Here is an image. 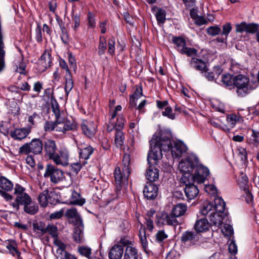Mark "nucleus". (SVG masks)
I'll return each mask as SVG.
<instances>
[{
  "label": "nucleus",
  "instance_id": "obj_54",
  "mask_svg": "<svg viewBox=\"0 0 259 259\" xmlns=\"http://www.w3.org/2000/svg\"><path fill=\"white\" fill-rule=\"evenodd\" d=\"M125 119L122 116H118L117 118V122L114 126V128L116 131L122 130L124 127Z\"/></svg>",
  "mask_w": 259,
  "mask_h": 259
},
{
  "label": "nucleus",
  "instance_id": "obj_40",
  "mask_svg": "<svg viewBox=\"0 0 259 259\" xmlns=\"http://www.w3.org/2000/svg\"><path fill=\"white\" fill-rule=\"evenodd\" d=\"M258 29L259 24L254 23H247L246 22L245 32L254 34L257 32Z\"/></svg>",
  "mask_w": 259,
  "mask_h": 259
},
{
  "label": "nucleus",
  "instance_id": "obj_6",
  "mask_svg": "<svg viewBox=\"0 0 259 259\" xmlns=\"http://www.w3.org/2000/svg\"><path fill=\"white\" fill-rule=\"evenodd\" d=\"M43 144L45 157L52 160L55 164L59 165L61 162L60 157L56 152L57 146L56 142L52 139H46L44 141Z\"/></svg>",
  "mask_w": 259,
  "mask_h": 259
},
{
  "label": "nucleus",
  "instance_id": "obj_45",
  "mask_svg": "<svg viewBox=\"0 0 259 259\" xmlns=\"http://www.w3.org/2000/svg\"><path fill=\"white\" fill-rule=\"evenodd\" d=\"M213 208V204L210 202H205L202 209L200 210L201 213L203 215H206Z\"/></svg>",
  "mask_w": 259,
  "mask_h": 259
},
{
  "label": "nucleus",
  "instance_id": "obj_55",
  "mask_svg": "<svg viewBox=\"0 0 259 259\" xmlns=\"http://www.w3.org/2000/svg\"><path fill=\"white\" fill-rule=\"evenodd\" d=\"M143 96V89L142 85H140L139 87H137L134 93L132 95H130V97L136 100H138L140 98L141 96Z\"/></svg>",
  "mask_w": 259,
  "mask_h": 259
},
{
  "label": "nucleus",
  "instance_id": "obj_46",
  "mask_svg": "<svg viewBox=\"0 0 259 259\" xmlns=\"http://www.w3.org/2000/svg\"><path fill=\"white\" fill-rule=\"evenodd\" d=\"M71 19L72 21L74 23L73 29L76 31L80 26V20L79 15L75 14L73 10L71 11Z\"/></svg>",
  "mask_w": 259,
  "mask_h": 259
},
{
  "label": "nucleus",
  "instance_id": "obj_44",
  "mask_svg": "<svg viewBox=\"0 0 259 259\" xmlns=\"http://www.w3.org/2000/svg\"><path fill=\"white\" fill-rule=\"evenodd\" d=\"M107 49V42L104 37H100V43L98 47V54L99 55L104 54Z\"/></svg>",
  "mask_w": 259,
  "mask_h": 259
},
{
  "label": "nucleus",
  "instance_id": "obj_30",
  "mask_svg": "<svg viewBox=\"0 0 259 259\" xmlns=\"http://www.w3.org/2000/svg\"><path fill=\"white\" fill-rule=\"evenodd\" d=\"M8 243L6 246V248L9 250V252L13 255L16 254L18 256H20L21 252L18 250L17 243L14 240H8Z\"/></svg>",
  "mask_w": 259,
  "mask_h": 259
},
{
  "label": "nucleus",
  "instance_id": "obj_32",
  "mask_svg": "<svg viewBox=\"0 0 259 259\" xmlns=\"http://www.w3.org/2000/svg\"><path fill=\"white\" fill-rule=\"evenodd\" d=\"M230 74H223L222 77V82L226 87H230L231 89L234 88V77Z\"/></svg>",
  "mask_w": 259,
  "mask_h": 259
},
{
  "label": "nucleus",
  "instance_id": "obj_16",
  "mask_svg": "<svg viewBox=\"0 0 259 259\" xmlns=\"http://www.w3.org/2000/svg\"><path fill=\"white\" fill-rule=\"evenodd\" d=\"M31 132L30 128H16L10 132V136L16 140H21L25 139Z\"/></svg>",
  "mask_w": 259,
  "mask_h": 259
},
{
  "label": "nucleus",
  "instance_id": "obj_26",
  "mask_svg": "<svg viewBox=\"0 0 259 259\" xmlns=\"http://www.w3.org/2000/svg\"><path fill=\"white\" fill-rule=\"evenodd\" d=\"M139 236L144 251L146 253H148V252L147 250V241L146 238V229L145 227L142 224L141 225V226L139 230Z\"/></svg>",
  "mask_w": 259,
  "mask_h": 259
},
{
  "label": "nucleus",
  "instance_id": "obj_35",
  "mask_svg": "<svg viewBox=\"0 0 259 259\" xmlns=\"http://www.w3.org/2000/svg\"><path fill=\"white\" fill-rule=\"evenodd\" d=\"M60 118H56L55 121H46L44 123V128L46 132H52L55 130V128L59 124L62 123L59 120Z\"/></svg>",
  "mask_w": 259,
  "mask_h": 259
},
{
  "label": "nucleus",
  "instance_id": "obj_19",
  "mask_svg": "<svg viewBox=\"0 0 259 259\" xmlns=\"http://www.w3.org/2000/svg\"><path fill=\"white\" fill-rule=\"evenodd\" d=\"M209 227L210 224L206 218L197 220L194 226V229L197 234L207 231Z\"/></svg>",
  "mask_w": 259,
  "mask_h": 259
},
{
  "label": "nucleus",
  "instance_id": "obj_22",
  "mask_svg": "<svg viewBox=\"0 0 259 259\" xmlns=\"http://www.w3.org/2000/svg\"><path fill=\"white\" fill-rule=\"evenodd\" d=\"M173 217L171 212L169 214L166 213H159L156 214V218L158 220L156 223L157 224L161 223V225L166 224L171 226Z\"/></svg>",
  "mask_w": 259,
  "mask_h": 259
},
{
  "label": "nucleus",
  "instance_id": "obj_2",
  "mask_svg": "<svg viewBox=\"0 0 259 259\" xmlns=\"http://www.w3.org/2000/svg\"><path fill=\"white\" fill-rule=\"evenodd\" d=\"M179 168L186 182L191 180L197 183H203L210 174L208 168L200 163L195 155H190L185 160L181 161Z\"/></svg>",
  "mask_w": 259,
  "mask_h": 259
},
{
  "label": "nucleus",
  "instance_id": "obj_59",
  "mask_svg": "<svg viewBox=\"0 0 259 259\" xmlns=\"http://www.w3.org/2000/svg\"><path fill=\"white\" fill-rule=\"evenodd\" d=\"M82 231L78 228L75 229L73 235V238L75 242L79 243L81 241V234Z\"/></svg>",
  "mask_w": 259,
  "mask_h": 259
},
{
  "label": "nucleus",
  "instance_id": "obj_56",
  "mask_svg": "<svg viewBox=\"0 0 259 259\" xmlns=\"http://www.w3.org/2000/svg\"><path fill=\"white\" fill-rule=\"evenodd\" d=\"M25 188L19 185V184H16L14 188V194L17 196L18 195H22V194H25Z\"/></svg>",
  "mask_w": 259,
  "mask_h": 259
},
{
  "label": "nucleus",
  "instance_id": "obj_7",
  "mask_svg": "<svg viewBox=\"0 0 259 259\" xmlns=\"http://www.w3.org/2000/svg\"><path fill=\"white\" fill-rule=\"evenodd\" d=\"M61 196L58 193L52 191L49 192L48 189L44 190L38 196L37 200L41 207H45L49 203L56 205L60 202Z\"/></svg>",
  "mask_w": 259,
  "mask_h": 259
},
{
  "label": "nucleus",
  "instance_id": "obj_63",
  "mask_svg": "<svg viewBox=\"0 0 259 259\" xmlns=\"http://www.w3.org/2000/svg\"><path fill=\"white\" fill-rule=\"evenodd\" d=\"M80 162L81 161H80ZM82 165H83L82 163L81 164L80 162H75L72 163L71 164V169L74 172H75L76 174H77L81 169Z\"/></svg>",
  "mask_w": 259,
  "mask_h": 259
},
{
  "label": "nucleus",
  "instance_id": "obj_37",
  "mask_svg": "<svg viewBox=\"0 0 259 259\" xmlns=\"http://www.w3.org/2000/svg\"><path fill=\"white\" fill-rule=\"evenodd\" d=\"M124 137L123 132L121 130L116 131L115 135V143L117 147L121 148L124 143Z\"/></svg>",
  "mask_w": 259,
  "mask_h": 259
},
{
  "label": "nucleus",
  "instance_id": "obj_10",
  "mask_svg": "<svg viewBox=\"0 0 259 259\" xmlns=\"http://www.w3.org/2000/svg\"><path fill=\"white\" fill-rule=\"evenodd\" d=\"M200 235L196 232L186 231L183 232L181 237V241L184 244L195 245L199 240Z\"/></svg>",
  "mask_w": 259,
  "mask_h": 259
},
{
  "label": "nucleus",
  "instance_id": "obj_1",
  "mask_svg": "<svg viewBox=\"0 0 259 259\" xmlns=\"http://www.w3.org/2000/svg\"><path fill=\"white\" fill-rule=\"evenodd\" d=\"M172 135L169 131H163L157 135L154 134L149 141L150 149L148 153V159L152 155L154 161L162 157V152L171 151V154L176 157L180 156L185 151V146L182 142H175L172 144Z\"/></svg>",
  "mask_w": 259,
  "mask_h": 259
},
{
  "label": "nucleus",
  "instance_id": "obj_17",
  "mask_svg": "<svg viewBox=\"0 0 259 259\" xmlns=\"http://www.w3.org/2000/svg\"><path fill=\"white\" fill-rule=\"evenodd\" d=\"M31 199V197L27 193L22 194V195L16 196L15 201L11 204V205L16 211H18L20 209V205H25Z\"/></svg>",
  "mask_w": 259,
  "mask_h": 259
},
{
  "label": "nucleus",
  "instance_id": "obj_3",
  "mask_svg": "<svg viewBox=\"0 0 259 259\" xmlns=\"http://www.w3.org/2000/svg\"><path fill=\"white\" fill-rule=\"evenodd\" d=\"M122 170L119 167L115 168L114 176L116 185V188L120 190L122 184L127 182L128 178L131 174V157L127 153L124 154L122 158Z\"/></svg>",
  "mask_w": 259,
  "mask_h": 259
},
{
  "label": "nucleus",
  "instance_id": "obj_28",
  "mask_svg": "<svg viewBox=\"0 0 259 259\" xmlns=\"http://www.w3.org/2000/svg\"><path fill=\"white\" fill-rule=\"evenodd\" d=\"M0 187L3 190L10 191L13 189V184L4 176L0 177Z\"/></svg>",
  "mask_w": 259,
  "mask_h": 259
},
{
  "label": "nucleus",
  "instance_id": "obj_61",
  "mask_svg": "<svg viewBox=\"0 0 259 259\" xmlns=\"http://www.w3.org/2000/svg\"><path fill=\"white\" fill-rule=\"evenodd\" d=\"M246 22H242L239 24H236L235 30L237 33H243L245 32Z\"/></svg>",
  "mask_w": 259,
  "mask_h": 259
},
{
  "label": "nucleus",
  "instance_id": "obj_41",
  "mask_svg": "<svg viewBox=\"0 0 259 259\" xmlns=\"http://www.w3.org/2000/svg\"><path fill=\"white\" fill-rule=\"evenodd\" d=\"M46 233H49L52 237L58 238V228L53 224H48L46 227Z\"/></svg>",
  "mask_w": 259,
  "mask_h": 259
},
{
  "label": "nucleus",
  "instance_id": "obj_58",
  "mask_svg": "<svg viewBox=\"0 0 259 259\" xmlns=\"http://www.w3.org/2000/svg\"><path fill=\"white\" fill-rule=\"evenodd\" d=\"M248 179L246 175H244L242 174V176L239 179V185L240 187L243 188V189H245V187L246 188H248Z\"/></svg>",
  "mask_w": 259,
  "mask_h": 259
},
{
  "label": "nucleus",
  "instance_id": "obj_51",
  "mask_svg": "<svg viewBox=\"0 0 259 259\" xmlns=\"http://www.w3.org/2000/svg\"><path fill=\"white\" fill-rule=\"evenodd\" d=\"M172 108L170 106H167L165 108V111L162 112V115L163 116L167 117L168 118L174 120L175 119V114L172 113Z\"/></svg>",
  "mask_w": 259,
  "mask_h": 259
},
{
  "label": "nucleus",
  "instance_id": "obj_24",
  "mask_svg": "<svg viewBox=\"0 0 259 259\" xmlns=\"http://www.w3.org/2000/svg\"><path fill=\"white\" fill-rule=\"evenodd\" d=\"M187 209V206L186 204L181 203H178L174 206L171 212L173 216L180 217L184 215Z\"/></svg>",
  "mask_w": 259,
  "mask_h": 259
},
{
  "label": "nucleus",
  "instance_id": "obj_64",
  "mask_svg": "<svg viewBox=\"0 0 259 259\" xmlns=\"http://www.w3.org/2000/svg\"><path fill=\"white\" fill-rule=\"evenodd\" d=\"M252 137L253 138V145L255 146L259 145V132L252 130Z\"/></svg>",
  "mask_w": 259,
  "mask_h": 259
},
{
  "label": "nucleus",
  "instance_id": "obj_23",
  "mask_svg": "<svg viewBox=\"0 0 259 259\" xmlns=\"http://www.w3.org/2000/svg\"><path fill=\"white\" fill-rule=\"evenodd\" d=\"M38 210L39 208L37 204L35 202L33 201L32 199L23 206L24 211L30 215L35 214L38 211Z\"/></svg>",
  "mask_w": 259,
  "mask_h": 259
},
{
  "label": "nucleus",
  "instance_id": "obj_60",
  "mask_svg": "<svg viewBox=\"0 0 259 259\" xmlns=\"http://www.w3.org/2000/svg\"><path fill=\"white\" fill-rule=\"evenodd\" d=\"M243 190L245 193V200L247 203H249L250 202L253 201V196L251 192L249 191L248 188H246V187H245V189H244Z\"/></svg>",
  "mask_w": 259,
  "mask_h": 259
},
{
  "label": "nucleus",
  "instance_id": "obj_62",
  "mask_svg": "<svg viewBox=\"0 0 259 259\" xmlns=\"http://www.w3.org/2000/svg\"><path fill=\"white\" fill-rule=\"evenodd\" d=\"M228 249H229V252L233 255H235L237 253V246L234 240L231 241V243H230V244L229 245Z\"/></svg>",
  "mask_w": 259,
  "mask_h": 259
},
{
  "label": "nucleus",
  "instance_id": "obj_52",
  "mask_svg": "<svg viewBox=\"0 0 259 259\" xmlns=\"http://www.w3.org/2000/svg\"><path fill=\"white\" fill-rule=\"evenodd\" d=\"M115 38L113 36H112L108 39V53L110 55H113L115 52Z\"/></svg>",
  "mask_w": 259,
  "mask_h": 259
},
{
  "label": "nucleus",
  "instance_id": "obj_29",
  "mask_svg": "<svg viewBox=\"0 0 259 259\" xmlns=\"http://www.w3.org/2000/svg\"><path fill=\"white\" fill-rule=\"evenodd\" d=\"M50 103L52 109V111L55 115L56 118H60V111L59 105L54 96V91L52 92V95L51 97Z\"/></svg>",
  "mask_w": 259,
  "mask_h": 259
},
{
  "label": "nucleus",
  "instance_id": "obj_9",
  "mask_svg": "<svg viewBox=\"0 0 259 259\" xmlns=\"http://www.w3.org/2000/svg\"><path fill=\"white\" fill-rule=\"evenodd\" d=\"M181 180V183L185 186L184 188V191L188 200H192L198 196L199 190L197 186L194 185V183L195 182L191 180H188V181L186 182L187 181H185V180L183 179V176L182 175Z\"/></svg>",
  "mask_w": 259,
  "mask_h": 259
},
{
  "label": "nucleus",
  "instance_id": "obj_43",
  "mask_svg": "<svg viewBox=\"0 0 259 259\" xmlns=\"http://www.w3.org/2000/svg\"><path fill=\"white\" fill-rule=\"evenodd\" d=\"M238 156L243 163L248 162L247 153L245 148L239 147L237 148Z\"/></svg>",
  "mask_w": 259,
  "mask_h": 259
},
{
  "label": "nucleus",
  "instance_id": "obj_42",
  "mask_svg": "<svg viewBox=\"0 0 259 259\" xmlns=\"http://www.w3.org/2000/svg\"><path fill=\"white\" fill-rule=\"evenodd\" d=\"M180 53L182 54H185L189 57L196 55L197 50L193 48H188L185 46L180 50Z\"/></svg>",
  "mask_w": 259,
  "mask_h": 259
},
{
  "label": "nucleus",
  "instance_id": "obj_38",
  "mask_svg": "<svg viewBox=\"0 0 259 259\" xmlns=\"http://www.w3.org/2000/svg\"><path fill=\"white\" fill-rule=\"evenodd\" d=\"M166 11L162 9H159L155 14L156 18L158 24H163L166 20Z\"/></svg>",
  "mask_w": 259,
  "mask_h": 259
},
{
  "label": "nucleus",
  "instance_id": "obj_27",
  "mask_svg": "<svg viewBox=\"0 0 259 259\" xmlns=\"http://www.w3.org/2000/svg\"><path fill=\"white\" fill-rule=\"evenodd\" d=\"M214 202L213 208L217 211L216 212L224 213L226 206L224 200L221 197L217 196L214 198Z\"/></svg>",
  "mask_w": 259,
  "mask_h": 259
},
{
  "label": "nucleus",
  "instance_id": "obj_25",
  "mask_svg": "<svg viewBox=\"0 0 259 259\" xmlns=\"http://www.w3.org/2000/svg\"><path fill=\"white\" fill-rule=\"evenodd\" d=\"M138 256L137 249L131 246H127L126 247L124 259H138Z\"/></svg>",
  "mask_w": 259,
  "mask_h": 259
},
{
  "label": "nucleus",
  "instance_id": "obj_20",
  "mask_svg": "<svg viewBox=\"0 0 259 259\" xmlns=\"http://www.w3.org/2000/svg\"><path fill=\"white\" fill-rule=\"evenodd\" d=\"M123 253V248L121 245H114L108 253L110 259H120Z\"/></svg>",
  "mask_w": 259,
  "mask_h": 259
},
{
  "label": "nucleus",
  "instance_id": "obj_12",
  "mask_svg": "<svg viewBox=\"0 0 259 259\" xmlns=\"http://www.w3.org/2000/svg\"><path fill=\"white\" fill-rule=\"evenodd\" d=\"M82 133L87 137L92 138L96 134L97 125L92 121H84L81 125Z\"/></svg>",
  "mask_w": 259,
  "mask_h": 259
},
{
  "label": "nucleus",
  "instance_id": "obj_50",
  "mask_svg": "<svg viewBox=\"0 0 259 259\" xmlns=\"http://www.w3.org/2000/svg\"><path fill=\"white\" fill-rule=\"evenodd\" d=\"M88 26L91 28H94L96 26L95 16L91 12L88 13Z\"/></svg>",
  "mask_w": 259,
  "mask_h": 259
},
{
  "label": "nucleus",
  "instance_id": "obj_8",
  "mask_svg": "<svg viewBox=\"0 0 259 259\" xmlns=\"http://www.w3.org/2000/svg\"><path fill=\"white\" fill-rule=\"evenodd\" d=\"M44 177L45 178H50L51 182L55 184L63 181L64 178L63 172L50 164H47Z\"/></svg>",
  "mask_w": 259,
  "mask_h": 259
},
{
  "label": "nucleus",
  "instance_id": "obj_49",
  "mask_svg": "<svg viewBox=\"0 0 259 259\" xmlns=\"http://www.w3.org/2000/svg\"><path fill=\"white\" fill-rule=\"evenodd\" d=\"M61 34L60 35L62 42L65 45H68L69 43V36L68 31L65 27L61 29Z\"/></svg>",
  "mask_w": 259,
  "mask_h": 259
},
{
  "label": "nucleus",
  "instance_id": "obj_13",
  "mask_svg": "<svg viewBox=\"0 0 259 259\" xmlns=\"http://www.w3.org/2000/svg\"><path fill=\"white\" fill-rule=\"evenodd\" d=\"M153 159L152 155L148 160V156H147V161L149 164V167L146 170V177L147 179L149 181V183H153L156 181L159 178V170L155 168L151 163V160Z\"/></svg>",
  "mask_w": 259,
  "mask_h": 259
},
{
  "label": "nucleus",
  "instance_id": "obj_18",
  "mask_svg": "<svg viewBox=\"0 0 259 259\" xmlns=\"http://www.w3.org/2000/svg\"><path fill=\"white\" fill-rule=\"evenodd\" d=\"M190 67L201 72H207L208 68L206 63L203 60L197 58L193 57L190 61Z\"/></svg>",
  "mask_w": 259,
  "mask_h": 259
},
{
  "label": "nucleus",
  "instance_id": "obj_4",
  "mask_svg": "<svg viewBox=\"0 0 259 259\" xmlns=\"http://www.w3.org/2000/svg\"><path fill=\"white\" fill-rule=\"evenodd\" d=\"M249 78L245 75L238 74L234 77V88H236V93L238 96L244 97L249 91Z\"/></svg>",
  "mask_w": 259,
  "mask_h": 259
},
{
  "label": "nucleus",
  "instance_id": "obj_15",
  "mask_svg": "<svg viewBox=\"0 0 259 259\" xmlns=\"http://www.w3.org/2000/svg\"><path fill=\"white\" fill-rule=\"evenodd\" d=\"M52 63L51 54L48 50H46L40 58L38 60L37 65L39 70L41 71H45L48 68L51 66Z\"/></svg>",
  "mask_w": 259,
  "mask_h": 259
},
{
  "label": "nucleus",
  "instance_id": "obj_33",
  "mask_svg": "<svg viewBox=\"0 0 259 259\" xmlns=\"http://www.w3.org/2000/svg\"><path fill=\"white\" fill-rule=\"evenodd\" d=\"M73 87V81L71 73H66L65 75V91L67 96Z\"/></svg>",
  "mask_w": 259,
  "mask_h": 259
},
{
  "label": "nucleus",
  "instance_id": "obj_21",
  "mask_svg": "<svg viewBox=\"0 0 259 259\" xmlns=\"http://www.w3.org/2000/svg\"><path fill=\"white\" fill-rule=\"evenodd\" d=\"M79 149V159H83V161H82V164L85 165L87 163V160L89 159L90 156L93 154L94 152V149L92 146H88L85 148H80Z\"/></svg>",
  "mask_w": 259,
  "mask_h": 259
},
{
  "label": "nucleus",
  "instance_id": "obj_36",
  "mask_svg": "<svg viewBox=\"0 0 259 259\" xmlns=\"http://www.w3.org/2000/svg\"><path fill=\"white\" fill-rule=\"evenodd\" d=\"M33 231L42 236L46 233L45 224L42 222H35L32 224Z\"/></svg>",
  "mask_w": 259,
  "mask_h": 259
},
{
  "label": "nucleus",
  "instance_id": "obj_57",
  "mask_svg": "<svg viewBox=\"0 0 259 259\" xmlns=\"http://www.w3.org/2000/svg\"><path fill=\"white\" fill-rule=\"evenodd\" d=\"M232 26L230 23H227L223 26V30L221 33L222 35L228 37V34L232 30Z\"/></svg>",
  "mask_w": 259,
  "mask_h": 259
},
{
  "label": "nucleus",
  "instance_id": "obj_53",
  "mask_svg": "<svg viewBox=\"0 0 259 259\" xmlns=\"http://www.w3.org/2000/svg\"><path fill=\"white\" fill-rule=\"evenodd\" d=\"M168 237V235L164 230H160L156 234V240L157 242L160 243Z\"/></svg>",
  "mask_w": 259,
  "mask_h": 259
},
{
  "label": "nucleus",
  "instance_id": "obj_11",
  "mask_svg": "<svg viewBox=\"0 0 259 259\" xmlns=\"http://www.w3.org/2000/svg\"><path fill=\"white\" fill-rule=\"evenodd\" d=\"M158 187L153 183H147L143 190L145 198L149 200H154L157 196Z\"/></svg>",
  "mask_w": 259,
  "mask_h": 259
},
{
  "label": "nucleus",
  "instance_id": "obj_5",
  "mask_svg": "<svg viewBox=\"0 0 259 259\" xmlns=\"http://www.w3.org/2000/svg\"><path fill=\"white\" fill-rule=\"evenodd\" d=\"M43 142L39 138L33 139L30 142L25 143L19 148V153L25 155L30 153L34 155L39 154L43 149Z\"/></svg>",
  "mask_w": 259,
  "mask_h": 259
},
{
  "label": "nucleus",
  "instance_id": "obj_39",
  "mask_svg": "<svg viewBox=\"0 0 259 259\" xmlns=\"http://www.w3.org/2000/svg\"><path fill=\"white\" fill-rule=\"evenodd\" d=\"M76 124L75 122L73 121L71 122L69 120H66L64 123V126L62 130H58V131L65 133L68 131H75L76 130Z\"/></svg>",
  "mask_w": 259,
  "mask_h": 259
},
{
  "label": "nucleus",
  "instance_id": "obj_31",
  "mask_svg": "<svg viewBox=\"0 0 259 259\" xmlns=\"http://www.w3.org/2000/svg\"><path fill=\"white\" fill-rule=\"evenodd\" d=\"M210 221L214 226L219 227L222 225L223 219L220 213L211 212L210 214Z\"/></svg>",
  "mask_w": 259,
  "mask_h": 259
},
{
  "label": "nucleus",
  "instance_id": "obj_34",
  "mask_svg": "<svg viewBox=\"0 0 259 259\" xmlns=\"http://www.w3.org/2000/svg\"><path fill=\"white\" fill-rule=\"evenodd\" d=\"M172 42L177 47V49L180 52V50L186 46V41L182 36H172Z\"/></svg>",
  "mask_w": 259,
  "mask_h": 259
},
{
  "label": "nucleus",
  "instance_id": "obj_14",
  "mask_svg": "<svg viewBox=\"0 0 259 259\" xmlns=\"http://www.w3.org/2000/svg\"><path fill=\"white\" fill-rule=\"evenodd\" d=\"M54 244L58 247L56 252L58 255H61L60 259H77L73 254L66 250V245L60 240H55Z\"/></svg>",
  "mask_w": 259,
  "mask_h": 259
},
{
  "label": "nucleus",
  "instance_id": "obj_48",
  "mask_svg": "<svg viewBox=\"0 0 259 259\" xmlns=\"http://www.w3.org/2000/svg\"><path fill=\"white\" fill-rule=\"evenodd\" d=\"M78 252L82 256L89 258L92 252L90 248L85 246H80L78 248Z\"/></svg>",
  "mask_w": 259,
  "mask_h": 259
},
{
  "label": "nucleus",
  "instance_id": "obj_47",
  "mask_svg": "<svg viewBox=\"0 0 259 259\" xmlns=\"http://www.w3.org/2000/svg\"><path fill=\"white\" fill-rule=\"evenodd\" d=\"M221 32V29L218 26H213L207 28V33L211 36H215Z\"/></svg>",
  "mask_w": 259,
  "mask_h": 259
}]
</instances>
